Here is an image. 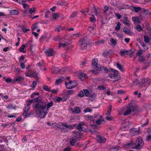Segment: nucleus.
Returning a JSON list of instances; mask_svg holds the SVG:
<instances>
[{"instance_id":"f257e3e1","label":"nucleus","mask_w":151,"mask_h":151,"mask_svg":"<svg viewBox=\"0 0 151 151\" xmlns=\"http://www.w3.org/2000/svg\"><path fill=\"white\" fill-rule=\"evenodd\" d=\"M34 102H37V104H34L32 106L34 109H36V113L39 115V116L42 118H44L47 113L45 111L46 108L47 104L45 102L42 100V99L39 97L33 99Z\"/></svg>"},{"instance_id":"f03ea898","label":"nucleus","mask_w":151,"mask_h":151,"mask_svg":"<svg viewBox=\"0 0 151 151\" xmlns=\"http://www.w3.org/2000/svg\"><path fill=\"white\" fill-rule=\"evenodd\" d=\"M134 146L132 147V149L140 150L142 148L144 145V142L142 138L140 137H137L136 139L135 142H134Z\"/></svg>"},{"instance_id":"7ed1b4c3","label":"nucleus","mask_w":151,"mask_h":151,"mask_svg":"<svg viewBox=\"0 0 151 151\" xmlns=\"http://www.w3.org/2000/svg\"><path fill=\"white\" fill-rule=\"evenodd\" d=\"M132 111L135 112V114H136L137 112L140 111L135 106L132 105L127 108V109L124 112V116L129 115Z\"/></svg>"},{"instance_id":"20e7f679","label":"nucleus","mask_w":151,"mask_h":151,"mask_svg":"<svg viewBox=\"0 0 151 151\" xmlns=\"http://www.w3.org/2000/svg\"><path fill=\"white\" fill-rule=\"evenodd\" d=\"M111 70L114 73L113 74H109V76L110 78L111 79H114L115 80L113 81L114 83H115L120 80L118 78V76L119 72L113 68L111 69Z\"/></svg>"},{"instance_id":"39448f33","label":"nucleus","mask_w":151,"mask_h":151,"mask_svg":"<svg viewBox=\"0 0 151 151\" xmlns=\"http://www.w3.org/2000/svg\"><path fill=\"white\" fill-rule=\"evenodd\" d=\"M65 84L67 89H70L76 87L77 85V83L76 81H70L68 83L65 82Z\"/></svg>"},{"instance_id":"423d86ee","label":"nucleus","mask_w":151,"mask_h":151,"mask_svg":"<svg viewBox=\"0 0 151 151\" xmlns=\"http://www.w3.org/2000/svg\"><path fill=\"white\" fill-rule=\"evenodd\" d=\"M151 83V81L149 78H142L141 79V84L142 86H149Z\"/></svg>"},{"instance_id":"0eeeda50","label":"nucleus","mask_w":151,"mask_h":151,"mask_svg":"<svg viewBox=\"0 0 151 151\" xmlns=\"http://www.w3.org/2000/svg\"><path fill=\"white\" fill-rule=\"evenodd\" d=\"M97 141L100 143H104L106 142V139L105 137L101 136L97 137Z\"/></svg>"},{"instance_id":"6e6552de","label":"nucleus","mask_w":151,"mask_h":151,"mask_svg":"<svg viewBox=\"0 0 151 151\" xmlns=\"http://www.w3.org/2000/svg\"><path fill=\"white\" fill-rule=\"evenodd\" d=\"M45 53L47 56H52L54 53V51L53 50L49 49L45 51Z\"/></svg>"},{"instance_id":"1a4fd4ad","label":"nucleus","mask_w":151,"mask_h":151,"mask_svg":"<svg viewBox=\"0 0 151 151\" xmlns=\"http://www.w3.org/2000/svg\"><path fill=\"white\" fill-rule=\"evenodd\" d=\"M73 133L74 134V136L77 138H80L82 135V134L76 131H73Z\"/></svg>"},{"instance_id":"9d476101","label":"nucleus","mask_w":151,"mask_h":151,"mask_svg":"<svg viewBox=\"0 0 151 151\" xmlns=\"http://www.w3.org/2000/svg\"><path fill=\"white\" fill-rule=\"evenodd\" d=\"M79 41L81 43L86 44L87 45L88 43V39L87 37L81 39Z\"/></svg>"},{"instance_id":"9b49d317","label":"nucleus","mask_w":151,"mask_h":151,"mask_svg":"<svg viewBox=\"0 0 151 151\" xmlns=\"http://www.w3.org/2000/svg\"><path fill=\"white\" fill-rule=\"evenodd\" d=\"M134 142L132 141L131 142H130L128 143L127 144L124 145V147L125 148H127L129 147H134Z\"/></svg>"},{"instance_id":"f8f14e48","label":"nucleus","mask_w":151,"mask_h":151,"mask_svg":"<svg viewBox=\"0 0 151 151\" xmlns=\"http://www.w3.org/2000/svg\"><path fill=\"white\" fill-rule=\"evenodd\" d=\"M82 125L83 124H79L77 127V129L79 132H81L83 131L84 132H86V129L83 130V129H84V128L82 127Z\"/></svg>"},{"instance_id":"ddd939ff","label":"nucleus","mask_w":151,"mask_h":151,"mask_svg":"<svg viewBox=\"0 0 151 151\" xmlns=\"http://www.w3.org/2000/svg\"><path fill=\"white\" fill-rule=\"evenodd\" d=\"M71 111L73 113H75L78 114L80 113L81 111L80 108L79 107H76L74 109H72Z\"/></svg>"},{"instance_id":"4468645a","label":"nucleus","mask_w":151,"mask_h":151,"mask_svg":"<svg viewBox=\"0 0 151 151\" xmlns=\"http://www.w3.org/2000/svg\"><path fill=\"white\" fill-rule=\"evenodd\" d=\"M93 6V8L94 9V12L95 13V14L98 17L100 16V14L98 12V11L97 9H96V7L93 4H90L89 6V7L91 6Z\"/></svg>"},{"instance_id":"2eb2a0df","label":"nucleus","mask_w":151,"mask_h":151,"mask_svg":"<svg viewBox=\"0 0 151 151\" xmlns=\"http://www.w3.org/2000/svg\"><path fill=\"white\" fill-rule=\"evenodd\" d=\"M11 15H17L19 13V12L16 10H12L10 11Z\"/></svg>"},{"instance_id":"dca6fc26","label":"nucleus","mask_w":151,"mask_h":151,"mask_svg":"<svg viewBox=\"0 0 151 151\" xmlns=\"http://www.w3.org/2000/svg\"><path fill=\"white\" fill-rule=\"evenodd\" d=\"M86 76V75L84 73H80L78 75L79 78L82 81H83L84 80L85 77Z\"/></svg>"},{"instance_id":"f3484780","label":"nucleus","mask_w":151,"mask_h":151,"mask_svg":"<svg viewBox=\"0 0 151 151\" xmlns=\"http://www.w3.org/2000/svg\"><path fill=\"white\" fill-rule=\"evenodd\" d=\"M98 60L97 58H94L92 60V66L93 67L98 64Z\"/></svg>"},{"instance_id":"a211bd4d","label":"nucleus","mask_w":151,"mask_h":151,"mask_svg":"<svg viewBox=\"0 0 151 151\" xmlns=\"http://www.w3.org/2000/svg\"><path fill=\"white\" fill-rule=\"evenodd\" d=\"M139 43L141 46L144 48L145 50H146L148 49V47L146 46L142 41H140Z\"/></svg>"},{"instance_id":"6ab92c4d","label":"nucleus","mask_w":151,"mask_h":151,"mask_svg":"<svg viewBox=\"0 0 151 151\" xmlns=\"http://www.w3.org/2000/svg\"><path fill=\"white\" fill-rule=\"evenodd\" d=\"M30 109V106H26L25 107V109L23 110L24 112L23 114L22 115H26V112H28V111Z\"/></svg>"},{"instance_id":"aec40b11","label":"nucleus","mask_w":151,"mask_h":151,"mask_svg":"<svg viewBox=\"0 0 151 151\" xmlns=\"http://www.w3.org/2000/svg\"><path fill=\"white\" fill-rule=\"evenodd\" d=\"M123 31L128 34H129L131 33L130 30H129L127 27H124L123 29Z\"/></svg>"},{"instance_id":"412c9836","label":"nucleus","mask_w":151,"mask_h":151,"mask_svg":"<svg viewBox=\"0 0 151 151\" xmlns=\"http://www.w3.org/2000/svg\"><path fill=\"white\" fill-rule=\"evenodd\" d=\"M116 67L121 71H123L124 69L123 66L118 63H117Z\"/></svg>"},{"instance_id":"4be33fe9","label":"nucleus","mask_w":151,"mask_h":151,"mask_svg":"<svg viewBox=\"0 0 151 151\" xmlns=\"http://www.w3.org/2000/svg\"><path fill=\"white\" fill-rule=\"evenodd\" d=\"M67 71V69L66 68H63L62 69H60L58 71V73L61 74H62L64 73L65 72Z\"/></svg>"},{"instance_id":"5701e85b","label":"nucleus","mask_w":151,"mask_h":151,"mask_svg":"<svg viewBox=\"0 0 151 151\" xmlns=\"http://www.w3.org/2000/svg\"><path fill=\"white\" fill-rule=\"evenodd\" d=\"M58 5H61L62 6H66L68 5L67 3L65 1H59L58 3Z\"/></svg>"},{"instance_id":"b1692460","label":"nucleus","mask_w":151,"mask_h":151,"mask_svg":"<svg viewBox=\"0 0 151 151\" xmlns=\"http://www.w3.org/2000/svg\"><path fill=\"white\" fill-rule=\"evenodd\" d=\"M25 45H23L19 49V51L22 52L23 53H26V51H24V50L25 47Z\"/></svg>"},{"instance_id":"393cba45","label":"nucleus","mask_w":151,"mask_h":151,"mask_svg":"<svg viewBox=\"0 0 151 151\" xmlns=\"http://www.w3.org/2000/svg\"><path fill=\"white\" fill-rule=\"evenodd\" d=\"M6 107L7 108L10 109H16V106H13V105L12 104H9Z\"/></svg>"},{"instance_id":"a878e982","label":"nucleus","mask_w":151,"mask_h":151,"mask_svg":"<svg viewBox=\"0 0 151 151\" xmlns=\"http://www.w3.org/2000/svg\"><path fill=\"white\" fill-rule=\"evenodd\" d=\"M87 46V45L86 44L81 43L80 44V48L82 50L85 49Z\"/></svg>"},{"instance_id":"bb28decb","label":"nucleus","mask_w":151,"mask_h":151,"mask_svg":"<svg viewBox=\"0 0 151 151\" xmlns=\"http://www.w3.org/2000/svg\"><path fill=\"white\" fill-rule=\"evenodd\" d=\"M84 93H85V96H89L90 95V92L87 89H83V90Z\"/></svg>"},{"instance_id":"cd10ccee","label":"nucleus","mask_w":151,"mask_h":151,"mask_svg":"<svg viewBox=\"0 0 151 151\" xmlns=\"http://www.w3.org/2000/svg\"><path fill=\"white\" fill-rule=\"evenodd\" d=\"M128 51L127 50H121L120 54L121 56H124L125 55H128Z\"/></svg>"},{"instance_id":"c85d7f7f","label":"nucleus","mask_w":151,"mask_h":151,"mask_svg":"<svg viewBox=\"0 0 151 151\" xmlns=\"http://www.w3.org/2000/svg\"><path fill=\"white\" fill-rule=\"evenodd\" d=\"M144 42L147 43H149L150 42V38L149 37L146 35L144 36Z\"/></svg>"},{"instance_id":"c756f323","label":"nucleus","mask_w":151,"mask_h":151,"mask_svg":"<svg viewBox=\"0 0 151 151\" xmlns=\"http://www.w3.org/2000/svg\"><path fill=\"white\" fill-rule=\"evenodd\" d=\"M53 103L52 101L49 102L48 104H47V110H48L53 105Z\"/></svg>"},{"instance_id":"7c9ffc66","label":"nucleus","mask_w":151,"mask_h":151,"mask_svg":"<svg viewBox=\"0 0 151 151\" xmlns=\"http://www.w3.org/2000/svg\"><path fill=\"white\" fill-rule=\"evenodd\" d=\"M143 52H145V50H139L137 53V55L138 56H141L142 55Z\"/></svg>"},{"instance_id":"2f4dec72","label":"nucleus","mask_w":151,"mask_h":151,"mask_svg":"<svg viewBox=\"0 0 151 151\" xmlns=\"http://www.w3.org/2000/svg\"><path fill=\"white\" fill-rule=\"evenodd\" d=\"M93 68L98 70H100L102 69V67L98 64L94 67Z\"/></svg>"},{"instance_id":"473e14b6","label":"nucleus","mask_w":151,"mask_h":151,"mask_svg":"<svg viewBox=\"0 0 151 151\" xmlns=\"http://www.w3.org/2000/svg\"><path fill=\"white\" fill-rule=\"evenodd\" d=\"M119 147L118 146H116L110 149L111 151H116L119 149Z\"/></svg>"},{"instance_id":"72a5a7b5","label":"nucleus","mask_w":151,"mask_h":151,"mask_svg":"<svg viewBox=\"0 0 151 151\" xmlns=\"http://www.w3.org/2000/svg\"><path fill=\"white\" fill-rule=\"evenodd\" d=\"M76 138L72 139L70 140V143L72 145H75V143L76 142Z\"/></svg>"},{"instance_id":"f704fd0d","label":"nucleus","mask_w":151,"mask_h":151,"mask_svg":"<svg viewBox=\"0 0 151 151\" xmlns=\"http://www.w3.org/2000/svg\"><path fill=\"white\" fill-rule=\"evenodd\" d=\"M92 16L90 17V21L91 22H96V19L94 15H92Z\"/></svg>"},{"instance_id":"c9c22d12","label":"nucleus","mask_w":151,"mask_h":151,"mask_svg":"<svg viewBox=\"0 0 151 151\" xmlns=\"http://www.w3.org/2000/svg\"><path fill=\"white\" fill-rule=\"evenodd\" d=\"M63 29V27L60 26L58 27H56L55 29V31L57 32H59L61 30Z\"/></svg>"},{"instance_id":"e433bc0d","label":"nucleus","mask_w":151,"mask_h":151,"mask_svg":"<svg viewBox=\"0 0 151 151\" xmlns=\"http://www.w3.org/2000/svg\"><path fill=\"white\" fill-rule=\"evenodd\" d=\"M63 81V80L61 78L58 79L56 81L55 84L57 85L60 84Z\"/></svg>"},{"instance_id":"4c0bfd02","label":"nucleus","mask_w":151,"mask_h":151,"mask_svg":"<svg viewBox=\"0 0 151 151\" xmlns=\"http://www.w3.org/2000/svg\"><path fill=\"white\" fill-rule=\"evenodd\" d=\"M101 68L102 69L101 70H103L106 73L110 72V70H109V69L106 67H105L104 66H102Z\"/></svg>"},{"instance_id":"58836bf2","label":"nucleus","mask_w":151,"mask_h":151,"mask_svg":"<svg viewBox=\"0 0 151 151\" xmlns=\"http://www.w3.org/2000/svg\"><path fill=\"white\" fill-rule=\"evenodd\" d=\"M132 132L134 133V134H136L138 132H139V130H137V129L133 128L131 130Z\"/></svg>"},{"instance_id":"ea45409f","label":"nucleus","mask_w":151,"mask_h":151,"mask_svg":"<svg viewBox=\"0 0 151 151\" xmlns=\"http://www.w3.org/2000/svg\"><path fill=\"white\" fill-rule=\"evenodd\" d=\"M43 88L46 91H48V92H50L51 91V89H49L48 87V86L46 85H44L43 86Z\"/></svg>"},{"instance_id":"a19ab883","label":"nucleus","mask_w":151,"mask_h":151,"mask_svg":"<svg viewBox=\"0 0 151 151\" xmlns=\"http://www.w3.org/2000/svg\"><path fill=\"white\" fill-rule=\"evenodd\" d=\"M121 5L123 6V8L124 9H129L130 8V6L128 4H123Z\"/></svg>"},{"instance_id":"79ce46f5","label":"nucleus","mask_w":151,"mask_h":151,"mask_svg":"<svg viewBox=\"0 0 151 151\" xmlns=\"http://www.w3.org/2000/svg\"><path fill=\"white\" fill-rule=\"evenodd\" d=\"M23 80L22 77V76H18L17 78H16V79L15 80V81H22Z\"/></svg>"},{"instance_id":"37998d69","label":"nucleus","mask_w":151,"mask_h":151,"mask_svg":"<svg viewBox=\"0 0 151 151\" xmlns=\"http://www.w3.org/2000/svg\"><path fill=\"white\" fill-rule=\"evenodd\" d=\"M92 111V110L91 109L90 107H88L86 109H85L84 110V111L85 113L91 112Z\"/></svg>"},{"instance_id":"c03bdc74","label":"nucleus","mask_w":151,"mask_h":151,"mask_svg":"<svg viewBox=\"0 0 151 151\" xmlns=\"http://www.w3.org/2000/svg\"><path fill=\"white\" fill-rule=\"evenodd\" d=\"M77 14V11L74 12L70 16V18H72L75 17L76 16Z\"/></svg>"},{"instance_id":"a18cd8bd","label":"nucleus","mask_w":151,"mask_h":151,"mask_svg":"<svg viewBox=\"0 0 151 151\" xmlns=\"http://www.w3.org/2000/svg\"><path fill=\"white\" fill-rule=\"evenodd\" d=\"M103 55L104 57H108L111 55V54L109 53V52H107L106 53L103 52Z\"/></svg>"},{"instance_id":"49530a36","label":"nucleus","mask_w":151,"mask_h":151,"mask_svg":"<svg viewBox=\"0 0 151 151\" xmlns=\"http://www.w3.org/2000/svg\"><path fill=\"white\" fill-rule=\"evenodd\" d=\"M37 22H36L34 24L32 25V30H34L35 29L38 27L37 25Z\"/></svg>"},{"instance_id":"de8ad7c7","label":"nucleus","mask_w":151,"mask_h":151,"mask_svg":"<svg viewBox=\"0 0 151 151\" xmlns=\"http://www.w3.org/2000/svg\"><path fill=\"white\" fill-rule=\"evenodd\" d=\"M110 41L114 45H116V41L112 38H111L110 39Z\"/></svg>"},{"instance_id":"09e8293b","label":"nucleus","mask_w":151,"mask_h":151,"mask_svg":"<svg viewBox=\"0 0 151 151\" xmlns=\"http://www.w3.org/2000/svg\"><path fill=\"white\" fill-rule=\"evenodd\" d=\"M121 24L119 23H118L115 28V29L116 30H119L120 28Z\"/></svg>"},{"instance_id":"8fccbe9b","label":"nucleus","mask_w":151,"mask_h":151,"mask_svg":"<svg viewBox=\"0 0 151 151\" xmlns=\"http://www.w3.org/2000/svg\"><path fill=\"white\" fill-rule=\"evenodd\" d=\"M33 99H31V100H28L27 101V102L28 103L27 104V105L26 106H30V105L31 103H33Z\"/></svg>"},{"instance_id":"3c124183","label":"nucleus","mask_w":151,"mask_h":151,"mask_svg":"<svg viewBox=\"0 0 151 151\" xmlns=\"http://www.w3.org/2000/svg\"><path fill=\"white\" fill-rule=\"evenodd\" d=\"M73 90H68L66 91V93L68 94V95H70V94H72L74 92Z\"/></svg>"},{"instance_id":"603ef678","label":"nucleus","mask_w":151,"mask_h":151,"mask_svg":"<svg viewBox=\"0 0 151 151\" xmlns=\"http://www.w3.org/2000/svg\"><path fill=\"white\" fill-rule=\"evenodd\" d=\"M20 4H22V5L23 6V8L24 9H26L27 7H28V5L27 4H25V2H18Z\"/></svg>"},{"instance_id":"864d4df0","label":"nucleus","mask_w":151,"mask_h":151,"mask_svg":"<svg viewBox=\"0 0 151 151\" xmlns=\"http://www.w3.org/2000/svg\"><path fill=\"white\" fill-rule=\"evenodd\" d=\"M39 93L38 92L33 93L31 95V98H34L36 95H39Z\"/></svg>"},{"instance_id":"5fc2aeb1","label":"nucleus","mask_w":151,"mask_h":151,"mask_svg":"<svg viewBox=\"0 0 151 151\" xmlns=\"http://www.w3.org/2000/svg\"><path fill=\"white\" fill-rule=\"evenodd\" d=\"M87 118L88 119L91 121H94L93 117V116H91V115H88L87 116Z\"/></svg>"},{"instance_id":"6e6d98bb","label":"nucleus","mask_w":151,"mask_h":151,"mask_svg":"<svg viewBox=\"0 0 151 151\" xmlns=\"http://www.w3.org/2000/svg\"><path fill=\"white\" fill-rule=\"evenodd\" d=\"M141 8L140 7H134V10L136 12H139L141 9Z\"/></svg>"},{"instance_id":"4d7b16f0","label":"nucleus","mask_w":151,"mask_h":151,"mask_svg":"<svg viewBox=\"0 0 151 151\" xmlns=\"http://www.w3.org/2000/svg\"><path fill=\"white\" fill-rule=\"evenodd\" d=\"M139 58L138 59L139 61H142L143 62L145 60V58L142 56H139Z\"/></svg>"},{"instance_id":"13d9d810","label":"nucleus","mask_w":151,"mask_h":151,"mask_svg":"<svg viewBox=\"0 0 151 151\" xmlns=\"http://www.w3.org/2000/svg\"><path fill=\"white\" fill-rule=\"evenodd\" d=\"M78 96H80L81 97H83L84 96L83 91H80V93H79V94L78 95Z\"/></svg>"},{"instance_id":"bf43d9fd","label":"nucleus","mask_w":151,"mask_h":151,"mask_svg":"<svg viewBox=\"0 0 151 151\" xmlns=\"http://www.w3.org/2000/svg\"><path fill=\"white\" fill-rule=\"evenodd\" d=\"M136 28L137 30L139 32L141 31L142 29L141 27L139 25H137L136 27Z\"/></svg>"},{"instance_id":"052dcab7","label":"nucleus","mask_w":151,"mask_h":151,"mask_svg":"<svg viewBox=\"0 0 151 151\" xmlns=\"http://www.w3.org/2000/svg\"><path fill=\"white\" fill-rule=\"evenodd\" d=\"M52 16L54 19H56L57 17H58V14L57 13H53Z\"/></svg>"},{"instance_id":"680f3d73","label":"nucleus","mask_w":151,"mask_h":151,"mask_svg":"<svg viewBox=\"0 0 151 151\" xmlns=\"http://www.w3.org/2000/svg\"><path fill=\"white\" fill-rule=\"evenodd\" d=\"M133 85L136 86L138 84L139 81L137 79H136L133 81Z\"/></svg>"},{"instance_id":"e2e57ef3","label":"nucleus","mask_w":151,"mask_h":151,"mask_svg":"<svg viewBox=\"0 0 151 151\" xmlns=\"http://www.w3.org/2000/svg\"><path fill=\"white\" fill-rule=\"evenodd\" d=\"M66 46V45L65 44V43H62L61 42H60L59 43V46L58 47L59 48L61 47H65V46Z\"/></svg>"},{"instance_id":"0e129e2a","label":"nucleus","mask_w":151,"mask_h":151,"mask_svg":"<svg viewBox=\"0 0 151 151\" xmlns=\"http://www.w3.org/2000/svg\"><path fill=\"white\" fill-rule=\"evenodd\" d=\"M30 30L29 29H27L26 28L23 29L22 28H21V30L24 33H26L27 31H29Z\"/></svg>"},{"instance_id":"69168bd1","label":"nucleus","mask_w":151,"mask_h":151,"mask_svg":"<svg viewBox=\"0 0 151 151\" xmlns=\"http://www.w3.org/2000/svg\"><path fill=\"white\" fill-rule=\"evenodd\" d=\"M50 13V11H47L45 13V17L46 18H47L49 17V14Z\"/></svg>"},{"instance_id":"338daca9","label":"nucleus","mask_w":151,"mask_h":151,"mask_svg":"<svg viewBox=\"0 0 151 151\" xmlns=\"http://www.w3.org/2000/svg\"><path fill=\"white\" fill-rule=\"evenodd\" d=\"M37 84V82L35 81H34L32 82V84L31 85V87H32V88H34L36 85Z\"/></svg>"},{"instance_id":"774afa93","label":"nucleus","mask_w":151,"mask_h":151,"mask_svg":"<svg viewBox=\"0 0 151 151\" xmlns=\"http://www.w3.org/2000/svg\"><path fill=\"white\" fill-rule=\"evenodd\" d=\"M96 96V94L95 93H93L92 94H90L89 96L90 97L92 98V99H94V98Z\"/></svg>"}]
</instances>
